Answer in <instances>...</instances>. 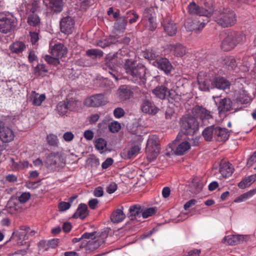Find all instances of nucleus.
I'll use <instances>...</instances> for the list:
<instances>
[{
    "label": "nucleus",
    "mask_w": 256,
    "mask_h": 256,
    "mask_svg": "<svg viewBox=\"0 0 256 256\" xmlns=\"http://www.w3.org/2000/svg\"><path fill=\"white\" fill-rule=\"evenodd\" d=\"M126 72L130 76L134 83L144 85L146 82V68L142 64L136 66L135 63L132 60H126L124 64Z\"/></svg>",
    "instance_id": "nucleus-1"
},
{
    "label": "nucleus",
    "mask_w": 256,
    "mask_h": 256,
    "mask_svg": "<svg viewBox=\"0 0 256 256\" xmlns=\"http://www.w3.org/2000/svg\"><path fill=\"white\" fill-rule=\"evenodd\" d=\"M182 132L186 135L193 136L199 130L200 124L194 116H184L180 120Z\"/></svg>",
    "instance_id": "nucleus-2"
},
{
    "label": "nucleus",
    "mask_w": 256,
    "mask_h": 256,
    "mask_svg": "<svg viewBox=\"0 0 256 256\" xmlns=\"http://www.w3.org/2000/svg\"><path fill=\"white\" fill-rule=\"evenodd\" d=\"M224 39L222 42V48L224 51H228L234 48L243 40V35L236 32H228L224 34Z\"/></svg>",
    "instance_id": "nucleus-3"
},
{
    "label": "nucleus",
    "mask_w": 256,
    "mask_h": 256,
    "mask_svg": "<svg viewBox=\"0 0 256 256\" xmlns=\"http://www.w3.org/2000/svg\"><path fill=\"white\" fill-rule=\"evenodd\" d=\"M17 24V19L12 13L0 12V32L4 34L10 32Z\"/></svg>",
    "instance_id": "nucleus-4"
},
{
    "label": "nucleus",
    "mask_w": 256,
    "mask_h": 256,
    "mask_svg": "<svg viewBox=\"0 0 256 256\" xmlns=\"http://www.w3.org/2000/svg\"><path fill=\"white\" fill-rule=\"evenodd\" d=\"M160 152L158 138L156 136H150L146 144V152L150 161L156 159Z\"/></svg>",
    "instance_id": "nucleus-5"
},
{
    "label": "nucleus",
    "mask_w": 256,
    "mask_h": 256,
    "mask_svg": "<svg viewBox=\"0 0 256 256\" xmlns=\"http://www.w3.org/2000/svg\"><path fill=\"white\" fill-rule=\"evenodd\" d=\"M152 93L156 98L161 100H164L168 96V102L170 104H172L171 106L169 105V107L173 108V106H175L176 104V94L174 90L172 89L168 91L166 87L161 86L154 89Z\"/></svg>",
    "instance_id": "nucleus-6"
},
{
    "label": "nucleus",
    "mask_w": 256,
    "mask_h": 256,
    "mask_svg": "<svg viewBox=\"0 0 256 256\" xmlns=\"http://www.w3.org/2000/svg\"><path fill=\"white\" fill-rule=\"evenodd\" d=\"M216 22L224 28L231 26L236 22V14L230 10H224L215 18Z\"/></svg>",
    "instance_id": "nucleus-7"
},
{
    "label": "nucleus",
    "mask_w": 256,
    "mask_h": 256,
    "mask_svg": "<svg viewBox=\"0 0 256 256\" xmlns=\"http://www.w3.org/2000/svg\"><path fill=\"white\" fill-rule=\"evenodd\" d=\"M188 12L191 15H198L200 16H210L214 10L212 4L206 6V8L200 7L194 2H192L188 6Z\"/></svg>",
    "instance_id": "nucleus-8"
},
{
    "label": "nucleus",
    "mask_w": 256,
    "mask_h": 256,
    "mask_svg": "<svg viewBox=\"0 0 256 256\" xmlns=\"http://www.w3.org/2000/svg\"><path fill=\"white\" fill-rule=\"evenodd\" d=\"M192 114L195 118L200 120L204 125L207 124L208 121L213 118L210 111L200 106H196L193 109Z\"/></svg>",
    "instance_id": "nucleus-9"
},
{
    "label": "nucleus",
    "mask_w": 256,
    "mask_h": 256,
    "mask_svg": "<svg viewBox=\"0 0 256 256\" xmlns=\"http://www.w3.org/2000/svg\"><path fill=\"white\" fill-rule=\"evenodd\" d=\"M47 167L59 168L63 167L64 163L60 154L58 152L51 153L48 155L45 160Z\"/></svg>",
    "instance_id": "nucleus-10"
},
{
    "label": "nucleus",
    "mask_w": 256,
    "mask_h": 256,
    "mask_svg": "<svg viewBox=\"0 0 256 256\" xmlns=\"http://www.w3.org/2000/svg\"><path fill=\"white\" fill-rule=\"evenodd\" d=\"M14 132L12 130L6 126L2 121L0 120V140L3 142L7 143L14 140Z\"/></svg>",
    "instance_id": "nucleus-11"
},
{
    "label": "nucleus",
    "mask_w": 256,
    "mask_h": 256,
    "mask_svg": "<svg viewBox=\"0 0 256 256\" xmlns=\"http://www.w3.org/2000/svg\"><path fill=\"white\" fill-rule=\"evenodd\" d=\"M107 100L104 95L98 94L86 98L84 101V104L88 107H98L105 104Z\"/></svg>",
    "instance_id": "nucleus-12"
},
{
    "label": "nucleus",
    "mask_w": 256,
    "mask_h": 256,
    "mask_svg": "<svg viewBox=\"0 0 256 256\" xmlns=\"http://www.w3.org/2000/svg\"><path fill=\"white\" fill-rule=\"evenodd\" d=\"M74 22L69 16L63 18L60 22V28L62 32L66 34H71L74 29Z\"/></svg>",
    "instance_id": "nucleus-13"
},
{
    "label": "nucleus",
    "mask_w": 256,
    "mask_h": 256,
    "mask_svg": "<svg viewBox=\"0 0 256 256\" xmlns=\"http://www.w3.org/2000/svg\"><path fill=\"white\" fill-rule=\"evenodd\" d=\"M205 23L200 22L198 18H188L185 23L184 26L188 31L201 30L204 26Z\"/></svg>",
    "instance_id": "nucleus-14"
},
{
    "label": "nucleus",
    "mask_w": 256,
    "mask_h": 256,
    "mask_svg": "<svg viewBox=\"0 0 256 256\" xmlns=\"http://www.w3.org/2000/svg\"><path fill=\"white\" fill-rule=\"evenodd\" d=\"M140 110L144 113L151 115L156 114L159 110L154 104L148 99H144L142 101Z\"/></svg>",
    "instance_id": "nucleus-15"
},
{
    "label": "nucleus",
    "mask_w": 256,
    "mask_h": 256,
    "mask_svg": "<svg viewBox=\"0 0 256 256\" xmlns=\"http://www.w3.org/2000/svg\"><path fill=\"white\" fill-rule=\"evenodd\" d=\"M50 54L56 57L58 60L64 56L67 53V49L62 44H56L52 46V42L50 43Z\"/></svg>",
    "instance_id": "nucleus-16"
},
{
    "label": "nucleus",
    "mask_w": 256,
    "mask_h": 256,
    "mask_svg": "<svg viewBox=\"0 0 256 256\" xmlns=\"http://www.w3.org/2000/svg\"><path fill=\"white\" fill-rule=\"evenodd\" d=\"M154 65L158 68L164 70V72L168 74L170 73L172 66L168 59L162 58L154 62Z\"/></svg>",
    "instance_id": "nucleus-17"
},
{
    "label": "nucleus",
    "mask_w": 256,
    "mask_h": 256,
    "mask_svg": "<svg viewBox=\"0 0 256 256\" xmlns=\"http://www.w3.org/2000/svg\"><path fill=\"white\" fill-rule=\"evenodd\" d=\"M140 142L130 144L128 147L125 150L127 158H131L136 156L140 152Z\"/></svg>",
    "instance_id": "nucleus-18"
},
{
    "label": "nucleus",
    "mask_w": 256,
    "mask_h": 256,
    "mask_svg": "<svg viewBox=\"0 0 256 256\" xmlns=\"http://www.w3.org/2000/svg\"><path fill=\"white\" fill-rule=\"evenodd\" d=\"M44 94H40L35 91H32L28 95V100L34 106H40L46 100Z\"/></svg>",
    "instance_id": "nucleus-19"
},
{
    "label": "nucleus",
    "mask_w": 256,
    "mask_h": 256,
    "mask_svg": "<svg viewBox=\"0 0 256 256\" xmlns=\"http://www.w3.org/2000/svg\"><path fill=\"white\" fill-rule=\"evenodd\" d=\"M246 236L243 235H232L226 236L224 238V243L228 245L234 246L242 243L246 240Z\"/></svg>",
    "instance_id": "nucleus-20"
},
{
    "label": "nucleus",
    "mask_w": 256,
    "mask_h": 256,
    "mask_svg": "<svg viewBox=\"0 0 256 256\" xmlns=\"http://www.w3.org/2000/svg\"><path fill=\"white\" fill-rule=\"evenodd\" d=\"M143 22L146 28L150 30H154L156 27L154 18L149 14L148 10L144 12Z\"/></svg>",
    "instance_id": "nucleus-21"
},
{
    "label": "nucleus",
    "mask_w": 256,
    "mask_h": 256,
    "mask_svg": "<svg viewBox=\"0 0 256 256\" xmlns=\"http://www.w3.org/2000/svg\"><path fill=\"white\" fill-rule=\"evenodd\" d=\"M202 135L206 141L216 140V126L214 125L208 126L202 131Z\"/></svg>",
    "instance_id": "nucleus-22"
},
{
    "label": "nucleus",
    "mask_w": 256,
    "mask_h": 256,
    "mask_svg": "<svg viewBox=\"0 0 256 256\" xmlns=\"http://www.w3.org/2000/svg\"><path fill=\"white\" fill-rule=\"evenodd\" d=\"M232 164L226 161H222L220 164V172L224 178L230 176L234 172V168Z\"/></svg>",
    "instance_id": "nucleus-23"
},
{
    "label": "nucleus",
    "mask_w": 256,
    "mask_h": 256,
    "mask_svg": "<svg viewBox=\"0 0 256 256\" xmlns=\"http://www.w3.org/2000/svg\"><path fill=\"white\" fill-rule=\"evenodd\" d=\"M214 88H216L220 90H225L228 88L230 86V82L224 78H216L212 80Z\"/></svg>",
    "instance_id": "nucleus-24"
},
{
    "label": "nucleus",
    "mask_w": 256,
    "mask_h": 256,
    "mask_svg": "<svg viewBox=\"0 0 256 256\" xmlns=\"http://www.w3.org/2000/svg\"><path fill=\"white\" fill-rule=\"evenodd\" d=\"M28 228L24 226L20 228V230L14 233V234L17 238L18 244L19 245H23V240H26V234L28 230Z\"/></svg>",
    "instance_id": "nucleus-25"
},
{
    "label": "nucleus",
    "mask_w": 256,
    "mask_h": 256,
    "mask_svg": "<svg viewBox=\"0 0 256 256\" xmlns=\"http://www.w3.org/2000/svg\"><path fill=\"white\" fill-rule=\"evenodd\" d=\"M232 108V102L230 98H224L220 101L218 110L220 113L228 112Z\"/></svg>",
    "instance_id": "nucleus-26"
},
{
    "label": "nucleus",
    "mask_w": 256,
    "mask_h": 256,
    "mask_svg": "<svg viewBox=\"0 0 256 256\" xmlns=\"http://www.w3.org/2000/svg\"><path fill=\"white\" fill-rule=\"evenodd\" d=\"M118 94L120 99L122 100H128L133 96L132 91L125 86L120 87L118 90Z\"/></svg>",
    "instance_id": "nucleus-27"
},
{
    "label": "nucleus",
    "mask_w": 256,
    "mask_h": 256,
    "mask_svg": "<svg viewBox=\"0 0 256 256\" xmlns=\"http://www.w3.org/2000/svg\"><path fill=\"white\" fill-rule=\"evenodd\" d=\"M229 136V132L226 128L216 126V140L218 142L226 141Z\"/></svg>",
    "instance_id": "nucleus-28"
},
{
    "label": "nucleus",
    "mask_w": 256,
    "mask_h": 256,
    "mask_svg": "<svg viewBox=\"0 0 256 256\" xmlns=\"http://www.w3.org/2000/svg\"><path fill=\"white\" fill-rule=\"evenodd\" d=\"M26 48L25 44L20 41H16L9 46V49L12 53L20 54L22 53Z\"/></svg>",
    "instance_id": "nucleus-29"
},
{
    "label": "nucleus",
    "mask_w": 256,
    "mask_h": 256,
    "mask_svg": "<svg viewBox=\"0 0 256 256\" xmlns=\"http://www.w3.org/2000/svg\"><path fill=\"white\" fill-rule=\"evenodd\" d=\"M256 180V174L244 178L238 184V186L240 188H244L250 186Z\"/></svg>",
    "instance_id": "nucleus-30"
},
{
    "label": "nucleus",
    "mask_w": 256,
    "mask_h": 256,
    "mask_svg": "<svg viewBox=\"0 0 256 256\" xmlns=\"http://www.w3.org/2000/svg\"><path fill=\"white\" fill-rule=\"evenodd\" d=\"M88 214V206L86 204H80L77 209L76 212L74 214V218H80L81 219L84 218Z\"/></svg>",
    "instance_id": "nucleus-31"
},
{
    "label": "nucleus",
    "mask_w": 256,
    "mask_h": 256,
    "mask_svg": "<svg viewBox=\"0 0 256 256\" xmlns=\"http://www.w3.org/2000/svg\"><path fill=\"white\" fill-rule=\"evenodd\" d=\"M126 218V215L122 210L117 209L112 213L110 219L114 223H118L122 221Z\"/></svg>",
    "instance_id": "nucleus-32"
},
{
    "label": "nucleus",
    "mask_w": 256,
    "mask_h": 256,
    "mask_svg": "<svg viewBox=\"0 0 256 256\" xmlns=\"http://www.w3.org/2000/svg\"><path fill=\"white\" fill-rule=\"evenodd\" d=\"M252 100V98L248 96L247 92L244 90H240L239 94L236 98L237 102L242 104L250 103Z\"/></svg>",
    "instance_id": "nucleus-33"
},
{
    "label": "nucleus",
    "mask_w": 256,
    "mask_h": 256,
    "mask_svg": "<svg viewBox=\"0 0 256 256\" xmlns=\"http://www.w3.org/2000/svg\"><path fill=\"white\" fill-rule=\"evenodd\" d=\"M165 32L170 36H172L176 34V28L174 21L171 22L166 20L164 24Z\"/></svg>",
    "instance_id": "nucleus-34"
},
{
    "label": "nucleus",
    "mask_w": 256,
    "mask_h": 256,
    "mask_svg": "<svg viewBox=\"0 0 256 256\" xmlns=\"http://www.w3.org/2000/svg\"><path fill=\"white\" fill-rule=\"evenodd\" d=\"M130 216L132 219L140 218L142 214V210L140 205L136 204L132 206L129 209Z\"/></svg>",
    "instance_id": "nucleus-35"
},
{
    "label": "nucleus",
    "mask_w": 256,
    "mask_h": 256,
    "mask_svg": "<svg viewBox=\"0 0 256 256\" xmlns=\"http://www.w3.org/2000/svg\"><path fill=\"white\" fill-rule=\"evenodd\" d=\"M68 106L66 102L62 101L59 102L56 105V111L60 116H63L66 114L68 110Z\"/></svg>",
    "instance_id": "nucleus-36"
},
{
    "label": "nucleus",
    "mask_w": 256,
    "mask_h": 256,
    "mask_svg": "<svg viewBox=\"0 0 256 256\" xmlns=\"http://www.w3.org/2000/svg\"><path fill=\"white\" fill-rule=\"evenodd\" d=\"M190 147L191 146L188 142H183L177 146V155H183L190 148Z\"/></svg>",
    "instance_id": "nucleus-37"
},
{
    "label": "nucleus",
    "mask_w": 256,
    "mask_h": 256,
    "mask_svg": "<svg viewBox=\"0 0 256 256\" xmlns=\"http://www.w3.org/2000/svg\"><path fill=\"white\" fill-rule=\"evenodd\" d=\"M116 40L115 38L113 36H110L108 38L98 40L96 44L98 46L104 48L110 46L112 44H116Z\"/></svg>",
    "instance_id": "nucleus-38"
},
{
    "label": "nucleus",
    "mask_w": 256,
    "mask_h": 256,
    "mask_svg": "<svg viewBox=\"0 0 256 256\" xmlns=\"http://www.w3.org/2000/svg\"><path fill=\"white\" fill-rule=\"evenodd\" d=\"M107 143L106 140L102 138H98L96 140L94 146L96 148L102 153L106 150Z\"/></svg>",
    "instance_id": "nucleus-39"
},
{
    "label": "nucleus",
    "mask_w": 256,
    "mask_h": 256,
    "mask_svg": "<svg viewBox=\"0 0 256 256\" xmlns=\"http://www.w3.org/2000/svg\"><path fill=\"white\" fill-rule=\"evenodd\" d=\"M199 88L202 91H208L210 88H213L212 80L206 79L204 81L199 82Z\"/></svg>",
    "instance_id": "nucleus-40"
},
{
    "label": "nucleus",
    "mask_w": 256,
    "mask_h": 256,
    "mask_svg": "<svg viewBox=\"0 0 256 256\" xmlns=\"http://www.w3.org/2000/svg\"><path fill=\"white\" fill-rule=\"evenodd\" d=\"M126 24V20L124 17H120L117 19L114 23V28L120 31H123L125 28Z\"/></svg>",
    "instance_id": "nucleus-41"
},
{
    "label": "nucleus",
    "mask_w": 256,
    "mask_h": 256,
    "mask_svg": "<svg viewBox=\"0 0 256 256\" xmlns=\"http://www.w3.org/2000/svg\"><path fill=\"white\" fill-rule=\"evenodd\" d=\"M86 54L88 56L92 58H100L104 54L102 50L96 48L88 50H86Z\"/></svg>",
    "instance_id": "nucleus-42"
},
{
    "label": "nucleus",
    "mask_w": 256,
    "mask_h": 256,
    "mask_svg": "<svg viewBox=\"0 0 256 256\" xmlns=\"http://www.w3.org/2000/svg\"><path fill=\"white\" fill-rule=\"evenodd\" d=\"M256 193V190H250L248 192H246L238 197L236 198L234 202H244L248 198H249L252 196L254 194Z\"/></svg>",
    "instance_id": "nucleus-43"
},
{
    "label": "nucleus",
    "mask_w": 256,
    "mask_h": 256,
    "mask_svg": "<svg viewBox=\"0 0 256 256\" xmlns=\"http://www.w3.org/2000/svg\"><path fill=\"white\" fill-rule=\"evenodd\" d=\"M224 64L228 70H234L237 66L236 60L232 58H227L224 60Z\"/></svg>",
    "instance_id": "nucleus-44"
},
{
    "label": "nucleus",
    "mask_w": 256,
    "mask_h": 256,
    "mask_svg": "<svg viewBox=\"0 0 256 256\" xmlns=\"http://www.w3.org/2000/svg\"><path fill=\"white\" fill-rule=\"evenodd\" d=\"M202 187L203 184L202 182L200 181L194 180L191 184L190 190L194 194H197L201 191Z\"/></svg>",
    "instance_id": "nucleus-45"
},
{
    "label": "nucleus",
    "mask_w": 256,
    "mask_h": 256,
    "mask_svg": "<svg viewBox=\"0 0 256 256\" xmlns=\"http://www.w3.org/2000/svg\"><path fill=\"white\" fill-rule=\"evenodd\" d=\"M48 69L44 64H39L34 68V74L36 76H42L48 72Z\"/></svg>",
    "instance_id": "nucleus-46"
},
{
    "label": "nucleus",
    "mask_w": 256,
    "mask_h": 256,
    "mask_svg": "<svg viewBox=\"0 0 256 256\" xmlns=\"http://www.w3.org/2000/svg\"><path fill=\"white\" fill-rule=\"evenodd\" d=\"M143 56L146 59L154 60L158 56V54L153 50L148 49L145 52H144Z\"/></svg>",
    "instance_id": "nucleus-47"
},
{
    "label": "nucleus",
    "mask_w": 256,
    "mask_h": 256,
    "mask_svg": "<svg viewBox=\"0 0 256 256\" xmlns=\"http://www.w3.org/2000/svg\"><path fill=\"white\" fill-rule=\"evenodd\" d=\"M47 142L50 146H56L58 144V136L54 134H49L46 137Z\"/></svg>",
    "instance_id": "nucleus-48"
},
{
    "label": "nucleus",
    "mask_w": 256,
    "mask_h": 256,
    "mask_svg": "<svg viewBox=\"0 0 256 256\" xmlns=\"http://www.w3.org/2000/svg\"><path fill=\"white\" fill-rule=\"evenodd\" d=\"M156 212V208H150L142 210V215L144 218H146L154 214Z\"/></svg>",
    "instance_id": "nucleus-49"
},
{
    "label": "nucleus",
    "mask_w": 256,
    "mask_h": 256,
    "mask_svg": "<svg viewBox=\"0 0 256 256\" xmlns=\"http://www.w3.org/2000/svg\"><path fill=\"white\" fill-rule=\"evenodd\" d=\"M40 22V19L38 15L33 14H30L28 18V22L32 26H37Z\"/></svg>",
    "instance_id": "nucleus-50"
},
{
    "label": "nucleus",
    "mask_w": 256,
    "mask_h": 256,
    "mask_svg": "<svg viewBox=\"0 0 256 256\" xmlns=\"http://www.w3.org/2000/svg\"><path fill=\"white\" fill-rule=\"evenodd\" d=\"M176 139L174 140L172 144H169L166 148V154L170 156L176 155Z\"/></svg>",
    "instance_id": "nucleus-51"
},
{
    "label": "nucleus",
    "mask_w": 256,
    "mask_h": 256,
    "mask_svg": "<svg viewBox=\"0 0 256 256\" xmlns=\"http://www.w3.org/2000/svg\"><path fill=\"white\" fill-rule=\"evenodd\" d=\"M44 60L49 64L52 65H57L59 64L60 60H59L56 56H54L52 55V56L46 54L44 57Z\"/></svg>",
    "instance_id": "nucleus-52"
},
{
    "label": "nucleus",
    "mask_w": 256,
    "mask_h": 256,
    "mask_svg": "<svg viewBox=\"0 0 256 256\" xmlns=\"http://www.w3.org/2000/svg\"><path fill=\"white\" fill-rule=\"evenodd\" d=\"M120 124L118 122L114 121L108 124V129L112 132H117L120 130Z\"/></svg>",
    "instance_id": "nucleus-53"
},
{
    "label": "nucleus",
    "mask_w": 256,
    "mask_h": 256,
    "mask_svg": "<svg viewBox=\"0 0 256 256\" xmlns=\"http://www.w3.org/2000/svg\"><path fill=\"white\" fill-rule=\"evenodd\" d=\"M104 238H102V240H90L88 242V246L90 248L96 249L98 248L104 242Z\"/></svg>",
    "instance_id": "nucleus-54"
},
{
    "label": "nucleus",
    "mask_w": 256,
    "mask_h": 256,
    "mask_svg": "<svg viewBox=\"0 0 256 256\" xmlns=\"http://www.w3.org/2000/svg\"><path fill=\"white\" fill-rule=\"evenodd\" d=\"M124 110L122 108H116L114 110V115L116 118H120L124 116Z\"/></svg>",
    "instance_id": "nucleus-55"
},
{
    "label": "nucleus",
    "mask_w": 256,
    "mask_h": 256,
    "mask_svg": "<svg viewBox=\"0 0 256 256\" xmlns=\"http://www.w3.org/2000/svg\"><path fill=\"white\" fill-rule=\"evenodd\" d=\"M70 207V202H62L59 203L58 208L60 211L64 212L68 210Z\"/></svg>",
    "instance_id": "nucleus-56"
},
{
    "label": "nucleus",
    "mask_w": 256,
    "mask_h": 256,
    "mask_svg": "<svg viewBox=\"0 0 256 256\" xmlns=\"http://www.w3.org/2000/svg\"><path fill=\"white\" fill-rule=\"evenodd\" d=\"M116 56L115 54H108L106 56L105 60L106 64L110 68V69L112 68V66H111V61H112V62H113V61L114 60V58Z\"/></svg>",
    "instance_id": "nucleus-57"
},
{
    "label": "nucleus",
    "mask_w": 256,
    "mask_h": 256,
    "mask_svg": "<svg viewBox=\"0 0 256 256\" xmlns=\"http://www.w3.org/2000/svg\"><path fill=\"white\" fill-rule=\"evenodd\" d=\"M30 196L29 192H24L18 197V201L20 203H25L30 199Z\"/></svg>",
    "instance_id": "nucleus-58"
},
{
    "label": "nucleus",
    "mask_w": 256,
    "mask_h": 256,
    "mask_svg": "<svg viewBox=\"0 0 256 256\" xmlns=\"http://www.w3.org/2000/svg\"><path fill=\"white\" fill-rule=\"evenodd\" d=\"M186 53V49L185 47L180 44H177V56H182Z\"/></svg>",
    "instance_id": "nucleus-59"
},
{
    "label": "nucleus",
    "mask_w": 256,
    "mask_h": 256,
    "mask_svg": "<svg viewBox=\"0 0 256 256\" xmlns=\"http://www.w3.org/2000/svg\"><path fill=\"white\" fill-rule=\"evenodd\" d=\"M63 138L66 142H70L74 138V134L71 132H67L63 134Z\"/></svg>",
    "instance_id": "nucleus-60"
},
{
    "label": "nucleus",
    "mask_w": 256,
    "mask_h": 256,
    "mask_svg": "<svg viewBox=\"0 0 256 256\" xmlns=\"http://www.w3.org/2000/svg\"><path fill=\"white\" fill-rule=\"evenodd\" d=\"M117 190V185L116 183L110 184L106 188V192L108 194H112Z\"/></svg>",
    "instance_id": "nucleus-61"
},
{
    "label": "nucleus",
    "mask_w": 256,
    "mask_h": 256,
    "mask_svg": "<svg viewBox=\"0 0 256 256\" xmlns=\"http://www.w3.org/2000/svg\"><path fill=\"white\" fill-rule=\"evenodd\" d=\"M40 185L39 182H26V186L29 189H35Z\"/></svg>",
    "instance_id": "nucleus-62"
},
{
    "label": "nucleus",
    "mask_w": 256,
    "mask_h": 256,
    "mask_svg": "<svg viewBox=\"0 0 256 256\" xmlns=\"http://www.w3.org/2000/svg\"><path fill=\"white\" fill-rule=\"evenodd\" d=\"M94 132L90 130H86L84 134V138L88 140H92L94 138Z\"/></svg>",
    "instance_id": "nucleus-63"
},
{
    "label": "nucleus",
    "mask_w": 256,
    "mask_h": 256,
    "mask_svg": "<svg viewBox=\"0 0 256 256\" xmlns=\"http://www.w3.org/2000/svg\"><path fill=\"white\" fill-rule=\"evenodd\" d=\"M256 162V151L253 154L248 161L247 165L252 166L254 163Z\"/></svg>",
    "instance_id": "nucleus-64"
}]
</instances>
